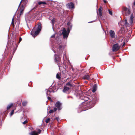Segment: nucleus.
I'll use <instances>...</instances> for the list:
<instances>
[{"label":"nucleus","mask_w":135,"mask_h":135,"mask_svg":"<svg viewBox=\"0 0 135 135\" xmlns=\"http://www.w3.org/2000/svg\"><path fill=\"white\" fill-rule=\"evenodd\" d=\"M22 40V39L21 37H20L19 38V43Z\"/></svg>","instance_id":"obj_33"},{"label":"nucleus","mask_w":135,"mask_h":135,"mask_svg":"<svg viewBox=\"0 0 135 135\" xmlns=\"http://www.w3.org/2000/svg\"><path fill=\"white\" fill-rule=\"evenodd\" d=\"M125 44V42H124V44H123V46H124V45Z\"/></svg>","instance_id":"obj_39"},{"label":"nucleus","mask_w":135,"mask_h":135,"mask_svg":"<svg viewBox=\"0 0 135 135\" xmlns=\"http://www.w3.org/2000/svg\"><path fill=\"white\" fill-rule=\"evenodd\" d=\"M97 89V85L96 84H95L93 87L92 92L93 93L95 92L96 90Z\"/></svg>","instance_id":"obj_16"},{"label":"nucleus","mask_w":135,"mask_h":135,"mask_svg":"<svg viewBox=\"0 0 135 135\" xmlns=\"http://www.w3.org/2000/svg\"><path fill=\"white\" fill-rule=\"evenodd\" d=\"M13 105V104L12 103L8 105L7 107V109H9Z\"/></svg>","instance_id":"obj_18"},{"label":"nucleus","mask_w":135,"mask_h":135,"mask_svg":"<svg viewBox=\"0 0 135 135\" xmlns=\"http://www.w3.org/2000/svg\"><path fill=\"white\" fill-rule=\"evenodd\" d=\"M55 35L54 34L51 36V38H54L55 37Z\"/></svg>","instance_id":"obj_32"},{"label":"nucleus","mask_w":135,"mask_h":135,"mask_svg":"<svg viewBox=\"0 0 135 135\" xmlns=\"http://www.w3.org/2000/svg\"><path fill=\"white\" fill-rule=\"evenodd\" d=\"M38 4L39 5H42L43 6H44L47 4V3L46 1H40L38 2Z\"/></svg>","instance_id":"obj_9"},{"label":"nucleus","mask_w":135,"mask_h":135,"mask_svg":"<svg viewBox=\"0 0 135 135\" xmlns=\"http://www.w3.org/2000/svg\"><path fill=\"white\" fill-rule=\"evenodd\" d=\"M13 19H12V23H13Z\"/></svg>","instance_id":"obj_38"},{"label":"nucleus","mask_w":135,"mask_h":135,"mask_svg":"<svg viewBox=\"0 0 135 135\" xmlns=\"http://www.w3.org/2000/svg\"><path fill=\"white\" fill-rule=\"evenodd\" d=\"M134 4L135 6V1L134 2Z\"/></svg>","instance_id":"obj_40"},{"label":"nucleus","mask_w":135,"mask_h":135,"mask_svg":"<svg viewBox=\"0 0 135 135\" xmlns=\"http://www.w3.org/2000/svg\"><path fill=\"white\" fill-rule=\"evenodd\" d=\"M38 133L35 131H33L31 132V133H30L29 134L30 135H37L38 133H40L41 131V130L40 129H38Z\"/></svg>","instance_id":"obj_8"},{"label":"nucleus","mask_w":135,"mask_h":135,"mask_svg":"<svg viewBox=\"0 0 135 135\" xmlns=\"http://www.w3.org/2000/svg\"><path fill=\"white\" fill-rule=\"evenodd\" d=\"M14 112V110H12V111L11 113V114H10L11 116L13 114Z\"/></svg>","instance_id":"obj_24"},{"label":"nucleus","mask_w":135,"mask_h":135,"mask_svg":"<svg viewBox=\"0 0 135 135\" xmlns=\"http://www.w3.org/2000/svg\"><path fill=\"white\" fill-rule=\"evenodd\" d=\"M26 0H22L21 1L19 5V6H20L21 3V2H24Z\"/></svg>","instance_id":"obj_35"},{"label":"nucleus","mask_w":135,"mask_h":135,"mask_svg":"<svg viewBox=\"0 0 135 135\" xmlns=\"http://www.w3.org/2000/svg\"><path fill=\"white\" fill-rule=\"evenodd\" d=\"M53 112V110H50L49 111V113H52Z\"/></svg>","instance_id":"obj_29"},{"label":"nucleus","mask_w":135,"mask_h":135,"mask_svg":"<svg viewBox=\"0 0 135 135\" xmlns=\"http://www.w3.org/2000/svg\"><path fill=\"white\" fill-rule=\"evenodd\" d=\"M47 98H48V99H49V100H50L51 99V98L49 97H48Z\"/></svg>","instance_id":"obj_36"},{"label":"nucleus","mask_w":135,"mask_h":135,"mask_svg":"<svg viewBox=\"0 0 135 135\" xmlns=\"http://www.w3.org/2000/svg\"><path fill=\"white\" fill-rule=\"evenodd\" d=\"M56 119H57V120L58 121H59V120L60 119H59V117H56Z\"/></svg>","instance_id":"obj_34"},{"label":"nucleus","mask_w":135,"mask_h":135,"mask_svg":"<svg viewBox=\"0 0 135 135\" xmlns=\"http://www.w3.org/2000/svg\"><path fill=\"white\" fill-rule=\"evenodd\" d=\"M93 22V21H91V22H90L89 23H90V22Z\"/></svg>","instance_id":"obj_42"},{"label":"nucleus","mask_w":135,"mask_h":135,"mask_svg":"<svg viewBox=\"0 0 135 135\" xmlns=\"http://www.w3.org/2000/svg\"><path fill=\"white\" fill-rule=\"evenodd\" d=\"M67 25L68 26L67 31L65 28H63L62 30V34L63 35L64 38H67L69 35L70 30L71 29V26L70 25V23L68 22L67 23Z\"/></svg>","instance_id":"obj_2"},{"label":"nucleus","mask_w":135,"mask_h":135,"mask_svg":"<svg viewBox=\"0 0 135 135\" xmlns=\"http://www.w3.org/2000/svg\"><path fill=\"white\" fill-rule=\"evenodd\" d=\"M59 57L57 55H55V61L57 63H58L59 60Z\"/></svg>","instance_id":"obj_17"},{"label":"nucleus","mask_w":135,"mask_h":135,"mask_svg":"<svg viewBox=\"0 0 135 135\" xmlns=\"http://www.w3.org/2000/svg\"><path fill=\"white\" fill-rule=\"evenodd\" d=\"M57 108H55V107L54 108V110H53V111L55 112L56 110H57Z\"/></svg>","instance_id":"obj_30"},{"label":"nucleus","mask_w":135,"mask_h":135,"mask_svg":"<svg viewBox=\"0 0 135 135\" xmlns=\"http://www.w3.org/2000/svg\"><path fill=\"white\" fill-rule=\"evenodd\" d=\"M108 11H109V14L110 15H112V11H110L109 9L108 10Z\"/></svg>","instance_id":"obj_27"},{"label":"nucleus","mask_w":135,"mask_h":135,"mask_svg":"<svg viewBox=\"0 0 135 135\" xmlns=\"http://www.w3.org/2000/svg\"><path fill=\"white\" fill-rule=\"evenodd\" d=\"M127 24L128 23H127V20H125L124 21V24L126 26L127 25Z\"/></svg>","instance_id":"obj_23"},{"label":"nucleus","mask_w":135,"mask_h":135,"mask_svg":"<svg viewBox=\"0 0 135 135\" xmlns=\"http://www.w3.org/2000/svg\"><path fill=\"white\" fill-rule=\"evenodd\" d=\"M49 19L51 20V23L52 24V26H53L54 25V23L55 22V18H53L52 19H51V17H50L49 18Z\"/></svg>","instance_id":"obj_15"},{"label":"nucleus","mask_w":135,"mask_h":135,"mask_svg":"<svg viewBox=\"0 0 135 135\" xmlns=\"http://www.w3.org/2000/svg\"><path fill=\"white\" fill-rule=\"evenodd\" d=\"M41 29V25L40 23H39L33 28L31 32V35L35 37L38 34Z\"/></svg>","instance_id":"obj_1"},{"label":"nucleus","mask_w":135,"mask_h":135,"mask_svg":"<svg viewBox=\"0 0 135 135\" xmlns=\"http://www.w3.org/2000/svg\"><path fill=\"white\" fill-rule=\"evenodd\" d=\"M58 39L59 40H57V41H59V38H58Z\"/></svg>","instance_id":"obj_41"},{"label":"nucleus","mask_w":135,"mask_h":135,"mask_svg":"<svg viewBox=\"0 0 135 135\" xmlns=\"http://www.w3.org/2000/svg\"><path fill=\"white\" fill-rule=\"evenodd\" d=\"M50 120V119L49 118H48L46 120L45 122L46 123H48Z\"/></svg>","instance_id":"obj_21"},{"label":"nucleus","mask_w":135,"mask_h":135,"mask_svg":"<svg viewBox=\"0 0 135 135\" xmlns=\"http://www.w3.org/2000/svg\"><path fill=\"white\" fill-rule=\"evenodd\" d=\"M133 14H132L131 15L130 17L129 23L131 24H132L133 23Z\"/></svg>","instance_id":"obj_13"},{"label":"nucleus","mask_w":135,"mask_h":135,"mask_svg":"<svg viewBox=\"0 0 135 135\" xmlns=\"http://www.w3.org/2000/svg\"><path fill=\"white\" fill-rule=\"evenodd\" d=\"M27 122V120H25L23 123V124H25Z\"/></svg>","instance_id":"obj_31"},{"label":"nucleus","mask_w":135,"mask_h":135,"mask_svg":"<svg viewBox=\"0 0 135 135\" xmlns=\"http://www.w3.org/2000/svg\"><path fill=\"white\" fill-rule=\"evenodd\" d=\"M102 8L101 7H100L99 9V14L100 16H101L102 14Z\"/></svg>","instance_id":"obj_14"},{"label":"nucleus","mask_w":135,"mask_h":135,"mask_svg":"<svg viewBox=\"0 0 135 135\" xmlns=\"http://www.w3.org/2000/svg\"><path fill=\"white\" fill-rule=\"evenodd\" d=\"M61 104L59 102H57L55 104V106L57 108L58 110H60L61 108Z\"/></svg>","instance_id":"obj_5"},{"label":"nucleus","mask_w":135,"mask_h":135,"mask_svg":"<svg viewBox=\"0 0 135 135\" xmlns=\"http://www.w3.org/2000/svg\"><path fill=\"white\" fill-rule=\"evenodd\" d=\"M110 34L111 37L112 38H114L115 37V33L114 31L111 30L110 31Z\"/></svg>","instance_id":"obj_10"},{"label":"nucleus","mask_w":135,"mask_h":135,"mask_svg":"<svg viewBox=\"0 0 135 135\" xmlns=\"http://www.w3.org/2000/svg\"><path fill=\"white\" fill-rule=\"evenodd\" d=\"M66 6L69 9L73 8L74 7V4L71 2L68 4L66 5Z\"/></svg>","instance_id":"obj_6"},{"label":"nucleus","mask_w":135,"mask_h":135,"mask_svg":"<svg viewBox=\"0 0 135 135\" xmlns=\"http://www.w3.org/2000/svg\"><path fill=\"white\" fill-rule=\"evenodd\" d=\"M83 78L84 79H87L88 80H90V76L88 75H84Z\"/></svg>","instance_id":"obj_12"},{"label":"nucleus","mask_w":135,"mask_h":135,"mask_svg":"<svg viewBox=\"0 0 135 135\" xmlns=\"http://www.w3.org/2000/svg\"><path fill=\"white\" fill-rule=\"evenodd\" d=\"M88 98L87 97H84V99H83L84 100L87 101L88 100Z\"/></svg>","instance_id":"obj_25"},{"label":"nucleus","mask_w":135,"mask_h":135,"mask_svg":"<svg viewBox=\"0 0 135 135\" xmlns=\"http://www.w3.org/2000/svg\"><path fill=\"white\" fill-rule=\"evenodd\" d=\"M51 91L53 92V91L52 90H48L47 91V93H46V94L47 95H50V93Z\"/></svg>","instance_id":"obj_19"},{"label":"nucleus","mask_w":135,"mask_h":135,"mask_svg":"<svg viewBox=\"0 0 135 135\" xmlns=\"http://www.w3.org/2000/svg\"><path fill=\"white\" fill-rule=\"evenodd\" d=\"M62 45H59V48H58L59 50H62Z\"/></svg>","instance_id":"obj_20"},{"label":"nucleus","mask_w":135,"mask_h":135,"mask_svg":"<svg viewBox=\"0 0 135 135\" xmlns=\"http://www.w3.org/2000/svg\"><path fill=\"white\" fill-rule=\"evenodd\" d=\"M122 12L123 14L126 16H128L130 14L131 11L129 9L126 7H124L123 8Z\"/></svg>","instance_id":"obj_3"},{"label":"nucleus","mask_w":135,"mask_h":135,"mask_svg":"<svg viewBox=\"0 0 135 135\" xmlns=\"http://www.w3.org/2000/svg\"><path fill=\"white\" fill-rule=\"evenodd\" d=\"M66 85H68V86H71V84L70 83H67V84H66Z\"/></svg>","instance_id":"obj_28"},{"label":"nucleus","mask_w":135,"mask_h":135,"mask_svg":"<svg viewBox=\"0 0 135 135\" xmlns=\"http://www.w3.org/2000/svg\"><path fill=\"white\" fill-rule=\"evenodd\" d=\"M120 48V46L118 44H114L112 48V51H116L119 50Z\"/></svg>","instance_id":"obj_4"},{"label":"nucleus","mask_w":135,"mask_h":135,"mask_svg":"<svg viewBox=\"0 0 135 135\" xmlns=\"http://www.w3.org/2000/svg\"><path fill=\"white\" fill-rule=\"evenodd\" d=\"M27 104V102H23L22 104L23 106H25Z\"/></svg>","instance_id":"obj_22"},{"label":"nucleus","mask_w":135,"mask_h":135,"mask_svg":"<svg viewBox=\"0 0 135 135\" xmlns=\"http://www.w3.org/2000/svg\"><path fill=\"white\" fill-rule=\"evenodd\" d=\"M49 108V107H48V108ZM47 109L48 110V109Z\"/></svg>","instance_id":"obj_43"},{"label":"nucleus","mask_w":135,"mask_h":135,"mask_svg":"<svg viewBox=\"0 0 135 135\" xmlns=\"http://www.w3.org/2000/svg\"><path fill=\"white\" fill-rule=\"evenodd\" d=\"M25 8L24 6L22 5V7L20 8V13L19 15V17L20 16V15L22 14L23 13V11Z\"/></svg>","instance_id":"obj_11"},{"label":"nucleus","mask_w":135,"mask_h":135,"mask_svg":"<svg viewBox=\"0 0 135 135\" xmlns=\"http://www.w3.org/2000/svg\"><path fill=\"white\" fill-rule=\"evenodd\" d=\"M56 77V78L58 79H59L60 78L59 76V75L58 74H57Z\"/></svg>","instance_id":"obj_26"},{"label":"nucleus","mask_w":135,"mask_h":135,"mask_svg":"<svg viewBox=\"0 0 135 135\" xmlns=\"http://www.w3.org/2000/svg\"><path fill=\"white\" fill-rule=\"evenodd\" d=\"M70 89V88L66 86H65L63 89V91L64 93H69V90Z\"/></svg>","instance_id":"obj_7"},{"label":"nucleus","mask_w":135,"mask_h":135,"mask_svg":"<svg viewBox=\"0 0 135 135\" xmlns=\"http://www.w3.org/2000/svg\"><path fill=\"white\" fill-rule=\"evenodd\" d=\"M104 2L105 3H107V1L105 0H104Z\"/></svg>","instance_id":"obj_37"}]
</instances>
